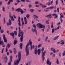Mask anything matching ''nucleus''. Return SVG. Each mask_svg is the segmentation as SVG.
I'll return each instance as SVG.
<instances>
[{
	"label": "nucleus",
	"instance_id": "59",
	"mask_svg": "<svg viewBox=\"0 0 65 65\" xmlns=\"http://www.w3.org/2000/svg\"><path fill=\"white\" fill-rule=\"evenodd\" d=\"M17 3H19L20 2V0H17Z\"/></svg>",
	"mask_w": 65,
	"mask_h": 65
},
{
	"label": "nucleus",
	"instance_id": "64",
	"mask_svg": "<svg viewBox=\"0 0 65 65\" xmlns=\"http://www.w3.org/2000/svg\"><path fill=\"white\" fill-rule=\"evenodd\" d=\"M60 21L61 22V23H62L63 22V20H62V19L61 18L60 19Z\"/></svg>",
	"mask_w": 65,
	"mask_h": 65
},
{
	"label": "nucleus",
	"instance_id": "25",
	"mask_svg": "<svg viewBox=\"0 0 65 65\" xmlns=\"http://www.w3.org/2000/svg\"><path fill=\"white\" fill-rule=\"evenodd\" d=\"M5 59L6 61H5V63H6L7 62L8 59H7V57L6 56L5 57Z\"/></svg>",
	"mask_w": 65,
	"mask_h": 65
},
{
	"label": "nucleus",
	"instance_id": "9",
	"mask_svg": "<svg viewBox=\"0 0 65 65\" xmlns=\"http://www.w3.org/2000/svg\"><path fill=\"white\" fill-rule=\"evenodd\" d=\"M31 30L32 32H35L36 33V35H37V31L36 30H35L34 29L32 28Z\"/></svg>",
	"mask_w": 65,
	"mask_h": 65
},
{
	"label": "nucleus",
	"instance_id": "23",
	"mask_svg": "<svg viewBox=\"0 0 65 65\" xmlns=\"http://www.w3.org/2000/svg\"><path fill=\"white\" fill-rule=\"evenodd\" d=\"M54 6H51L50 7H49V8H46V9H53L54 8Z\"/></svg>",
	"mask_w": 65,
	"mask_h": 65
},
{
	"label": "nucleus",
	"instance_id": "45",
	"mask_svg": "<svg viewBox=\"0 0 65 65\" xmlns=\"http://www.w3.org/2000/svg\"><path fill=\"white\" fill-rule=\"evenodd\" d=\"M39 2H36L35 4H38V3H39Z\"/></svg>",
	"mask_w": 65,
	"mask_h": 65
},
{
	"label": "nucleus",
	"instance_id": "44",
	"mask_svg": "<svg viewBox=\"0 0 65 65\" xmlns=\"http://www.w3.org/2000/svg\"><path fill=\"white\" fill-rule=\"evenodd\" d=\"M58 18V15H57V14H56L55 15V16L54 17V18L55 19H56V18Z\"/></svg>",
	"mask_w": 65,
	"mask_h": 65
},
{
	"label": "nucleus",
	"instance_id": "33",
	"mask_svg": "<svg viewBox=\"0 0 65 65\" xmlns=\"http://www.w3.org/2000/svg\"><path fill=\"white\" fill-rule=\"evenodd\" d=\"M26 17H27V19H30V18H29V17H30V15H29V14H27L26 16Z\"/></svg>",
	"mask_w": 65,
	"mask_h": 65
},
{
	"label": "nucleus",
	"instance_id": "50",
	"mask_svg": "<svg viewBox=\"0 0 65 65\" xmlns=\"http://www.w3.org/2000/svg\"><path fill=\"white\" fill-rule=\"evenodd\" d=\"M11 2L10 1H9L7 3L8 5H9L10 4Z\"/></svg>",
	"mask_w": 65,
	"mask_h": 65
},
{
	"label": "nucleus",
	"instance_id": "30",
	"mask_svg": "<svg viewBox=\"0 0 65 65\" xmlns=\"http://www.w3.org/2000/svg\"><path fill=\"white\" fill-rule=\"evenodd\" d=\"M10 18H11V20H12V21H14V19L13 18V16H12Z\"/></svg>",
	"mask_w": 65,
	"mask_h": 65
},
{
	"label": "nucleus",
	"instance_id": "34",
	"mask_svg": "<svg viewBox=\"0 0 65 65\" xmlns=\"http://www.w3.org/2000/svg\"><path fill=\"white\" fill-rule=\"evenodd\" d=\"M54 24H53V23H52V25L51 26V28H54Z\"/></svg>",
	"mask_w": 65,
	"mask_h": 65
},
{
	"label": "nucleus",
	"instance_id": "4",
	"mask_svg": "<svg viewBox=\"0 0 65 65\" xmlns=\"http://www.w3.org/2000/svg\"><path fill=\"white\" fill-rule=\"evenodd\" d=\"M28 46H29V43H27V45H26L25 47V51L26 54V56H28L29 54V48H28Z\"/></svg>",
	"mask_w": 65,
	"mask_h": 65
},
{
	"label": "nucleus",
	"instance_id": "1",
	"mask_svg": "<svg viewBox=\"0 0 65 65\" xmlns=\"http://www.w3.org/2000/svg\"><path fill=\"white\" fill-rule=\"evenodd\" d=\"M21 60V52L20 51L18 52V59L14 61V65H18Z\"/></svg>",
	"mask_w": 65,
	"mask_h": 65
},
{
	"label": "nucleus",
	"instance_id": "36",
	"mask_svg": "<svg viewBox=\"0 0 65 65\" xmlns=\"http://www.w3.org/2000/svg\"><path fill=\"white\" fill-rule=\"evenodd\" d=\"M3 11H5V7H4L3 6L2 8Z\"/></svg>",
	"mask_w": 65,
	"mask_h": 65
},
{
	"label": "nucleus",
	"instance_id": "10",
	"mask_svg": "<svg viewBox=\"0 0 65 65\" xmlns=\"http://www.w3.org/2000/svg\"><path fill=\"white\" fill-rule=\"evenodd\" d=\"M20 17L19 16L18 17V22H19V23H18V24L19 25V26H21V21H20Z\"/></svg>",
	"mask_w": 65,
	"mask_h": 65
},
{
	"label": "nucleus",
	"instance_id": "48",
	"mask_svg": "<svg viewBox=\"0 0 65 65\" xmlns=\"http://www.w3.org/2000/svg\"><path fill=\"white\" fill-rule=\"evenodd\" d=\"M20 12H21V14H23L24 13V11H23V10H22Z\"/></svg>",
	"mask_w": 65,
	"mask_h": 65
},
{
	"label": "nucleus",
	"instance_id": "15",
	"mask_svg": "<svg viewBox=\"0 0 65 65\" xmlns=\"http://www.w3.org/2000/svg\"><path fill=\"white\" fill-rule=\"evenodd\" d=\"M51 15H52V14H51L49 15L46 16L45 17H49V19H51L52 18V16H51Z\"/></svg>",
	"mask_w": 65,
	"mask_h": 65
},
{
	"label": "nucleus",
	"instance_id": "62",
	"mask_svg": "<svg viewBox=\"0 0 65 65\" xmlns=\"http://www.w3.org/2000/svg\"><path fill=\"white\" fill-rule=\"evenodd\" d=\"M25 24H27V20H25Z\"/></svg>",
	"mask_w": 65,
	"mask_h": 65
},
{
	"label": "nucleus",
	"instance_id": "43",
	"mask_svg": "<svg viewBox=\"0 0 65 65\" xmlns=\"http://www.w3.org/2000/svg\"><path fill=\"white\" fill-rule=\"evenodd\" d=\"M12 14H11V13H10L9 14V16L10 18H11V17H12Z\"/></svg>",
	"mask_w": 65,
	"mask_h": 65
},
{
	"label": "nucleus",
	"instance_id": "46",
	"mask_svg": "<svg viewBox=\"0 0 65 65\" xmlns=\"http://www.w3.org/2000/svg\"><path fill=\"white\" fill-rule=\"evenodd\" d=\"M33 27H34L35 29H36V26L35 25V24H33L32 25Z\"/></svg>",
	"mask_w": 65,
	"mask_h": 65
},
{
	"label": "nucleus",
	"instance_id": "58",
	"mask_svg": "<svg viewBox=\"0 0 65 65\" xmlns=\"http://www.w3.org/2000/svg\"><path fill=\"white\" fill-rule=\"evenodd\" d=\"M41 46V44H39V45H38V47H40Z\"/></svg>",
	"mask_w": 65,
	"mask_h": 65
},
{
	"label": "nucleus",
	"instance_id": "2",
	"mask_svg": "<svg viewBox=\"0 0 65 65\" xmlns=\"http://www.w3.org/2000/svg\"><path fill=\"white\" fill-rule=\"evenodd\" d=\"M44 47H42L41 50V52L42 53V62L44 61V59L45 58L44 56H45V53H46V51H44Z\"/></svg>",
	"mask_w": 65,
	"mask_h": 65
},
{
	"label": "nucleus",
	"instance_id": "17",
	"mask_svg": "<svg viewBox=\"0 0 65 65\" xmlns=\"http://www.w3.org/2000/svg\"><path fill=\"white\" fill-rule=\"evenodd\" d=\"M41 28H43L45 29V25H44L41 24Z\"/></svg>",
	"mask_w": 65,
	"mask_h": 65
},
{
	"label": "nucleus",
	"instance_id": "61",
	"mask_svg": "<svg viewBox=\"0 0 65 65\" xmlns=\"http://www.w3.org/2000/svg\"><path fill=\"white\" fill-rule=\"evenodd\" d=\"M22 2H25L26 0H21Z\"/></svg>",
	"mask_w": 65,
	"mask_h": 65
},
{
	"label": "nucleus",
	"instance_id": "28",
	"mask_svg": "<svg viewBox=\"0 0 65 65\" xmlns=\"http://www.w3.org/2000/svg\"><path fill=\"white\" fill-rule=\"evenodd\" d=\"M9 25H11V20H10V19H9Z\"/></svg>",
	"mask_w": 65,
	"mask_h": 65
},
{
	"label": "nucleus",
	"instance_id": "40",
	"mask_svg": "<svg viewBox=\"0 0 65 65\" xmlns=\"http://www.w3.org/2000/svg\"><path fill=\"white\" fill-rule=\"evenodd\" d=\"M29 11H30L31 12H33L34 11V9H30L29 10Z\"/></svg>",
	"mask_w": 65,
	"mask_h": 65
},
{
	"label": "nucleus",
	"instance_id": "29",
	"mask_svg": "<svg viewBox=\"0 0 65 65\" xmlns=\"http://www.w3.org/2000/svg\"><path fill=\"white\" fill-rule=\"evenodd\" d=\"M64 41L61 40L60 42H62L60 44H62V45H63L64 44V42H63Z\"/></svg>",
	"mask_w": 65,
	"mask_h": 65
},
{
	"label": "nucleus",
	"instance_id": "49",
	"mask_svg": "<svg viewBox=\"0 0 65 65\" xmlns=\"http://www.w3.org/2000/svg\"><path fill=\"white\" fill-rule=\"evenodd\" d=\"M4 32V30H1V33H3Z\"/></svg>",
	"mask_w": 65,
	"mask_h": 65
},
{
	"label": "nucleus",
	"instance_id": "39",
	"mask_svg": "<svg viewBox=\"0 0 65 65\" xmlns=\"http://www.w3.org/2000/svg\"><path fill=\"white\" fill-rule=\"evenodd\" d=\"M62 56H65V51H64V52L62 53Z\"/></svg>",
	"mask_w": 65,
	"mask_h": 65
},
{
	"label": "nucleus",
	"instance_id": "56",
	"mask_svg": "<svg viewBox=\"0 0 65 65\" xmlns=\"http://www.w3.org/2000/svg\"><path fill=\"white\" fill-rule=\"evenodd\" d=\"M42 7L43 8H44V7H46V6L43 5L42 6Z\"/></svg>",
	"mask_w": 65,
	"mask_h": 65
},
{
	"label": "nucleus",
	"instance_id": "38",
	"mask_svg": "<svg viewBox=\"0 0 65 65\" xmlns=\"http://www.w3.org/2000/svg\"><path fill=\"white\" fill-rule=\"evenodd\" d=\"M55 32V29H52V33H53L54 32Z\"/></svg>",
	"mask_w": 65,
	"mask_h": 65
},
{
	"label": "nucleus",
	"instance_id": "52",
	"mask_svg": "<svg viewBox=\"0 0 65 65\" xmlns=\"http://www.w3.org/2000/svg\"><path fill=\"white\" fill-rule=\"evenodd\" d=\"M7 51H8V49H7V47H6V53Z\"/></svg>",
	"mask_w": 65,
	"mask_h": 65
},
{
	"label": "nucleus",
	"instance_id": "5",
	"mask_svg": "<svg viewBox=\"0 0 65 65\" xmlns=\"http://www.w3.org/2000/svg\"><path fill=\"white\" fill-rule=\"evenodd\" d=\"M35 54L36 55H37V53H38V55H39L40 54V49H39L37 51V48H35Z\"/></svg>",
	"mask_w": 65,
	"mask_h": 65
},
{
	"label": "nucleus",
	"instance_id": "16",
	"mask_svg": "<svg viewBox=\"0 0 65 65\" xmlns=\"http://www.w3.org/2000/svg\"><path fill=\"white\" fill-rule=\"evenodd\" d=\"M22 10V9L21 8H18V9H16L15 10L16 11H18V12H19V11H20V12H21Z\"/></svg>",
	"mask_w": 65,
	"mask_h": 65
},
{
	"label": "nucleus",
	"instance_id": "55",
	"mask_svg": "<svg viewBox=\"0 0 65 65\" xmlns=\"http://www.w3.org/2000/svg\"><path fill=\"white\" fill-rule=\"evenodd\" d=\"M44 29V28H42V29L41 30L42 32H44V29Z\"/></svg>",
	"mask_w": 65,
	"mask_h": 65
},
{
	"label": "nucleus",
	"instance_id": "18",
	"mask_svg": "<svg viewBox=\"0 0 65 65\" xmlns=\"http://www.w3.org/2000/svg\"><path fill=\"white\" fill-rule=\"evenodd\" d=\"M10 35L11 36H12L13 38V39L14 38V33L13 32L10 33Z\"/></svg>",
	"mask_w": 65,
	"mask_h": 65
},
{
	"label": "nucleus",
	"instance_id": "51",
	"mask_svg": "<svg viewBox=\"0 0 65 65\" xmlns=\"http://www.w3.org/2000/svg\"><path fill=\"white\" fill-rule=\"evenodd\" d=\"M4 50V48H3L2 50V54H3V51Z\"/></svg>",
	"mask_w": 65,
	"mask_h": 65
},
{
	"label": "nucleus",
	"instance_id": "41",
	"mask_svg": "<svg viewBox=\"0 0 65 65\" xmlns=\"http://www.w3.org/2000/svg\"><path fill=\"white\" fill-rule=\"evenodd\" d=\"M14 33H15V35H17V31H14Z\"/></svg>",
	"mask_w": 65,
	"mask_h": 65
},
{
	"label": "nucleus",
	"instance_id": "21",
	"mask_svg": "<svg viewBox=\"0 0 65 65\" xmlns=\"http://www.w3.org/2000/svg\"><path fill=\"white\" fill-rule=\"evenodd\" d=\"M14 54H17V50L15 48H14Z\"/></svg>",
	"mask_w": 65,
	"mask_h": 65
},
{
	"label": "nucleus",
	"instance_id": "24",
	"mask_svg": "<svg viewBox=\"0 0 65 65\" xmlns=\"http://www.w3.org/2000/svg\"><path fill=\"white\" fill-rule=\"evenodd\" d=\"M58 38H59V36H56V37H55L53 39V40H56V39H58Z\"/></svg>",
	"mask_w": 65,
	"mask_h": 65
},
{
	"label": "nucleus",
	"instance_id": "42",
	"mask_svg": "<svg viewBox=\"0 0 65 65\" xmlns=\"http://www.w3.org/2000/svg\"><path fill=\"white\" fill-rule=\"evenodd\" d=\"M47 4H48V6H50V5H51V4H52L50 3V2H48V3H47Z\"/></svg>",
	"mask_w": 65,
	"mask_h": 65
},
{
	"label": "nucleus",
	"instance_id": "22",
	"mask_svg": "<svg viewBox=\"0 0 65 65\" xmlns=\"http://www.w3.org/2000/svg\"><path fill=\"white\" fill-rule=\"evenodd\" d=\"M20 46L21 49H22V48H23V44L22 43L20 44Z\"/></svg>",
	"mask_w": 65,
	"mask_h": 65
},
{
	"label": "nucleus",
	"instance_id": "31",
	"mask_svg": "<svg viewBox=\"0 0 65 65\" xmlns=\"http://www.w3.org/2000/svg\"><path fill=\"white\" fill-rule=\"evenodd\" d=\"M56 63L57 64H59V60H58V59H56Z\"/></svg>",
	"mask_w": 65,
	"mask_h": 65
},
{
	"label": "nucleus",
	"instance_id": "26",
	"mask_svg": "<svg viewBox=\"0 0 65 65\" xmlns=\"http://www.w3.org/2000/svg\"><path fill=\"white\" fill-rule=\"evenodd\" d=\"M33 16L34 17L36 18V19H38V16H37V15L35 14H34L33 15Z\"/></svg>",
	"mask_w": 65,
	"mask_h": 65
},
{
	"label": "nucleus",
	"instance_id": "6",
	"mask_svg": "<svg viewBox=\"0 0 65 65\" xmlns=\"http://www.w3.org/2000/svg\"><path fill=\"white\" fill-rule=\"evenodd\" d=\"M29 43L30 44V45H31L30 46V51H32V42H31V40L30 39L29 40Z\"/></svg>",
	"mask_w": 65,
	"mask_h": 65
},
{
	"label": "nucleus",
	"instance_id": "27",
	"mask_svg": "<svg viewBox=\"0 0 65 65\" xmlns=\"http://www.w3.org/2000/svg\"><path fill=\"white\" fill-rule=\"evenodd\" d=\"M11 45L9 43H8L7 44V47L8 48H9L10 47Z\"/></svg>",
	"mask_w": 65,
	"mask_h": 65
},
{
	"label": "nucleus",
	"instance_id": "7",
	"mask_svg": "<svg viewBox=\"0 0 65 65\" xmlns=\"http://www.w3.org/2000/svg\"><path fill=\"white\" fill-rule=\"evenodd\" d=\"M3 38L4 39V41L5 42H6V43H7V39L6 38V37H5V35H4L3 36Z\"/></svg>",
	"mask_w": 65,
	"mask_h": 65
},
{
	"label": "nucleus",
	"instance_id": "53",
	"mask_svg": "<svg viewBox=\"0 0 65 65\" xmlns=\"http://www.w3.org/2000/svg\"><path fill=\"white\" fill-rule=\"evenodd\" d=\"M48 20H47L46 21V22L47 24H49V22H48Z\"/></svg>",
	"mask_w": 65,
	"mask_h": 65
},
{
	"label": "nucleus",
	"instance_id": "11",
	"mask_svg": "<svg viewBox=\"0 0 65 65\" xmlns=\"http://www.w3.org/2000/svg\"><path fill=\"white\" fill-rule=\"evenodd\" d=\"M10 61L8 63V65H11V62L12 61V55L10 56Z\"/></svg>",
	"mask_w": 65,
	"mask_h": 65
},
{
	"label": "nucleus",
	"instance_id": "3",
	"mask_svg": "<svg viewBox=\"0 0 65 65\" xmlns=\"http://www.w3.org/2000/svg\"><path fill=\"white\" fill-rule=\"evenodd\" d=\"M24 32H22L21 33V32H19V34L18 35V36L19 37H20L21 36V37L20 38V40L21 42H23V37H24Z\"/></svg>",
	"mask_w": 65,
	"mask_h": 65
},
{
	"label": "nucleus",
	"instance_id": "14",
	"mask_svg": "<svg viewBox=\"0 0 65 65\" xmlns=\"http://www.w3.org/2000/svg\"><path fill=\"white\" fill-rule=\"evenodd\" d=\"M51 50H52V51H53L54 53H55L56 52V50H55V49L54 48L52 47L51 49Z\"/></svg>",
	"mask_w": 65,
	"mask_h": 65
},
{
	"label": "nucleus",
	"instance_id": "63",
	"mask_svg": "<svg viewBox=\"0 0 65 65\" xmlns=\"http://www.w3.org/2000/svg\"><path fill=\"white\" fill-rule=\"evenodd\" d=\"M15 14H13V17H14V19H16V17L15 16Z\"/></svg>",
	"mask_w": 65,
	"mask_h": 65
},
{
	"label": "nucleus",
	"instance_id": "35",
	"mask_svg": "<svg viewBox=\"0 0 65 65\" xmlns=\"http://www.w3.org/2000/svg\"><path fill=\"white\" fill-rule=\"evenodd\" d=\"M32 63V61H30L28 62V64L29 65H30L31 64V63Z\"/></svg>",
	"mask_w": 65,
	"mask_h": 65
},
{
	"label": "nucleus",
	"instance_id": "60",
	"mask_svg": "<svg viewBox=\"0 0 65 65\" xmlns=\"http://www.w3.org/2000/svg\"><path fill=\"white\" fill-rule=\"evenodd\" d=\"M9 1L11 2H12L13 1V0H9Z\"/></svg>",
	"mask_w": 65,
	"mask_h": 65
},
{
	"label": "nucleus",
	"instance_id": "12",
	"mask_svg": "<svg viewBox=\"0 0 65 65\" xmlns=\"http://www.w3.org/2000/svg\"><path fill=\"white\" fill-rule=\"evenodd\" d=\"M4 44V42L3 41H1V37H0V45H3Z\"/></svg>",
	"mask_w": 65,
	"mask_h": 65
},
{
	"label": "nucleus",
	"instance_id": "54",
	"mask_svg": "<svg viewBox=\"0 0 65 65\" xmlns=\"http://www.w3.org/2000/svg\"><path fill=\"white\" fill-rule=\"evenodd\" d=\"M29 8H31L32 7V5L30 4H29L28 5Z\"/></svg>",
	"mask_w": 65,
	"mask_h": 65
},
{
	"label": "nucleus",
	"instance_id": "37",
	"mask_svg": "<svg viewBox=\"0 0 65 65\" xmlns=\"http://www.w3.org/2000/svg\"><path fill=\"white\" fill-rule=\"evenodd\" d=\"M4 24H5L6 21H5V18H4Z\"/></svg>",
	"mask_w": 65,
	"mask_h": 65
},
{
	"label": "nucleus",
	"instance_id": "47",
	"mask_svg": "<svg viewBox=\"0 0 65 65\" xmlns=\"http://www.w3.org/2000/svg\"><path fill=\"white\" fill-rule=\"evenodd\" d=\"M58 0H57L56 1V5H57L58 4Z\"/></svg>",
	"mask_w": 65,
	"mask_h": 65
},
{
	"label": "nucleus",
	"instance_id": "13",
	"mask_svg": "<svg viewBox=\"0 0 65 65\" xmlns=\"http://www.w3.org/2000/svg\"><path fill=\"white\" fill-rule=\"evenodd\" d=\"M37 26L38 27V28L40 29L41 28V24L38 23L37 25Z\"/></svg>",
	"mask_w": 65,
	"mask_h": 65
},
{
	"label": "nucleus",
	"instance_id": "32",
	"mask_svg": "<svg viewBox=\"0 0 65 65\" xmlns=\"http://www.w3.org/2000/svg\"><path fill=\"white\" fill-rule=\"evenodd\" d=\"M48 39V37H46L45 38V42H46V41H47V40Z\"/></svg>",
	"mask_w": 65,
	"mask_h": 65
},
{
	"label": "nucleus",
	"instance_id": "20",
	"mask_svg": "<svg viewBox=\"0 0 65 65\" xmlns=\"http://www.w3.org/2000/svg\"><path fill=\"white\" fill-rule=\"evenodd\" d=\"M19 32H21V33H22L23 32V31L22 30H21V28H20V27L19 26L18 28Z\"/></svg>",
	"mask_w": 65,
	"mask_h": 65
},
{
	"label": "nucleus",
	"instance_id": "19",
	"mask_svg": "<svg viewBox=\"0 0 65 65\" xmlns=\"http://www.w3.org/2000/svg\"><path fill=\"white\" fill-rule=\"evenodd\" d=\"M17 43L18 41L17 40H15L14 41V45H15L16 43Z\"/></svg>",
	"mask_w": 65,
	"mask_h": 65
},
{
	"label": "nucleus",
	"instance_id": "8",
	"mask_svg": "<svg viewBox=\"0 0 65 65\" xmlns=\"http://www.w3.org/2000/svg\"><path fill=\"white\" fill-rule=\"evenodd\" d=\"M46 63L47 64H48V65H52V62H50V60H49V59H47V60Z\"/></svg>",
	"mask_w": 65,
	"mask_h": 65
},
{
	"label": "nucleus",
	"instance_id": "57",
	"mask_svg": "<svg viewBox=\"0 0 65 65\" xmlns=\"http://www.w3.org/2000/svg\"><path fill=\"white\" fill-rule=\"evenodd\" d=\"M24 21H27V18H26V17H24Z\"/></svg>",
	"mask_w": 65,
	"mask_h": 65
}]
</instances>
